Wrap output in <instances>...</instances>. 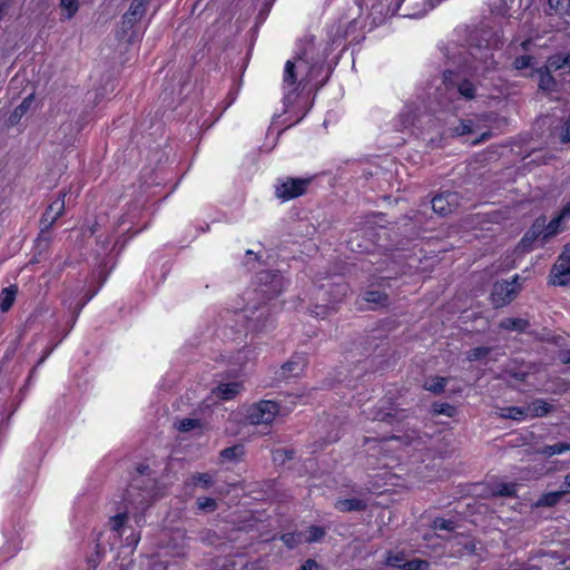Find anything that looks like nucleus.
Here are the masks:
<instances>
[{"label":"nucleus","mask_w":570,"mask_h":570,"mask_svg":"<svg viewBox=\"0 0 570 570\" xmlns=\"http://www.w3.org/2000/svg\"><path fill=\"white\" fill-rule=\"evenodd\" d=\"M449 381L448 377L434 375L425 381L424 387L428 392H442L448 386Z\"/></svg>","instance_id":"22"},{"label":"nucleus","mask_w":570,"mask_h":570,"mask_svg":"<svg viewBox=\"0 0 570 570\" xmlns=\"http://www.w3.org/2000/svg\"><path fill=\"white\" fill-rule=\"evenodd\" d=\"M399 415V411L387 401H383V405L373 414V420L390 421Z\"/></svg>","instance_id":"19"},{"label":"nucleus","mask_w":570,"mask_h":570,"mask_svg":"<svg viewBox=\"0 0 570 570\" xmlns=\"http://www.w3.org/2000/svg\"><path fill=\"white\" fill-rule=\"evenodd\" d=\"M532 58L530 56H522L515 59L514 67L515 69L522 70L528 67H532Z\"/></svg>","instance_id":"43"},{"label":"nucleus","mask_w":570,"mask_h":570,"mask_svg":"<svg viewBox=\"0 0 570 570\" xmlns=\"http://www.w3.org/2000/svg\"><path fill=\"white\" fill-rule=\"evenodd\" d=\"M18 294V287L16 285H10L8 287H4L0 293V309L2 312H8L17 297Z\"/></svg>","instance_id":"16"},{"label":"nucleus","mask_w":570,"mask_h":570,"mask_svg":"<svg viewBox=\"0 0 570 570\" xmlns=\"http://www.w3.org/2000/svg\"><path fill=\"white\" fill-rule=\"evenodd\" d=\"M538 73H539V87L543 90H549L553 85V79L549 73V69L540 68L538 70Z\"/></svg>","instance_id":"31"},{"label":"nucleus","mask_w":570,"mask_h":570,"mask_svg":"<svg viewBox=\"0 0 570 570\" xmlns=\"http://www.w3.org/2000/svg\"><path fill=\"white\" fill-rule=\"evenodd\" d=\"M197 505L199 510L213 511L216 509V501L212 498H199L197 500Z\"/></svg>","instance_id":"41"},{"label":"nucleus","mask_w":570,"mask_h":570,"mask_svg":"<svg viewBox=\"0 0 570 570\" xmlns=\"http://www.w3.org/2000/svg\"><path fill=\"white\" fill-rule=\"evenodd\" d=\"M285 286L284 277L274 272L265 271L257 275L255 287L247 289L243 295L245 306L242 308L244 317L252 323V330L263 331L266 322L273 314L268 304Z\"/></svg>","instance_id":"2"},{"label":"nucleus","mask_w":570,"mask_h":570,"mask_svg":"<svg viewBox=\"0 0 570 570\" xmlns=\"http://www.w3.org/2000/svg\"><path fill=\"white\" fill-rule=\"evenodd\" d=\"M433 528L435 530H451L453 528V522L450 520L439 518L434 520Z\"/></svg>","instance_id":"44"},{"label":"nucleus","mask_w":570,"mask_h":570,"mask_svg":"<svg viewBox=\"0 0 570 570\" xmlns=\"http://www.w3.org/2000/svg\"><path fill=\"white\" fill-rule=\"evenodd\" d=\"M308 185L306 178H281L275 185V195L282 202H288L305 194Z\"/></svg>","instance_id":"7"},{"label":"nucleus","mask_w":570,"mask_h":570,"mask_svg":"<svg viewBox=\"0 0 570 570\" xmlns=\"http://www.w3.org/2000/svg\"><path fill=\"white\" fill-rule=\"evenodd\" d=\"M140 541V533L136 531H131L129 535L126 537L125 542L127 547H136Z\"/></svg>","instance_id":"47"},{"label":"nucleus","mask_w":570,"mask_h":570,"mask_svg":"<svg viewBox=\"0 0 570 570\" xmlns=\"http://www.w3.org/2000/svg\"><path fill=\"white\" fill-rule=\"evenodd\" d=\"M322 69L323 58L316 57L313 42H307L293 59L286 61L282 85L285 111L296 102L299 94L317 79Z\"/></svg>","instance_id":"1"},{"label":"nucleus","mask_w":570,"mask_h":570,"mask_svg":"<svg viewBox=\"0 0 570 570\" xmlns=\"http://www.w3.org/2000/svg\"><path fill=\"white\" fill-rule=\"evenodd\" d=\"M425 13H426V11H424V12H422V13H420V14H416V13H412V14H410V13H409L407 16H410V17H422V16H424Z\"/></svg>","instance_id":"56"},{"label":"nucleus","mask_w":570,"mask_h":570,"mask_svg":"<svg viewBox=\"0 0 570 570\" xmlns=\"http://www.w3.org/2000/svg\"><path fill=\"white\" fill-rule=\"evenodd\" d=\"M132 490H128V498L126 499V512L117 513L109 520L110 529L116 537L121 538L126 534L128 527V512L130 509L145 510L149 505V497L139 494L138 499L134 498Z\"/></svg>","instance_id":"4"},{"label":"nucleus","mask_w":570,"mask_h":570,"mask_svg":"<svg viewBox=\"0 0 570 570\" xmlns=\"http://www.w3.org/2000/svg\"><path fill=\"white\" fill-rule=\"evenodd\" d=\"M519 289L518 277H514L510 282H497L491 294L493 305L501 307L509 304L517 296Z\"/></svg>","instance_id":"9"},{"label":"nucleus","mask_w":570,"mask_h":570,"mask_svg":"<svg viewBox=\"0 0 570 570\" xmlns=\"http://www.w3.org/2000/svg\"><path fill=\"white\" fill-rule=\"evenodd\" d=\"M334 305L327 306V305H315V307L311 311L312 314H314L316 317H325L330 314V311L334 309Z\"/></svg>","instance_id":"42"},{"label":"nucleus","mask_w":570,"mask_h":570,"mask_svg":"<svg viewBox=\"0 0 570 570\" xmlns=\"http://www.w3.org/2000/svg\"><path fill=\"white\" fill-rule=\"evenodd\" d=\"M132 560L130 558H122L110 564L109 570H132Z\"/></svg>","instance_id":"40"},{"label":"nucleus","mask_w":570,"mask_h":570,"mask_svg":"<svg viewBox=\"0 0 570 570\" xmlns=\"http://www.w3.org/2000/svg\"><path fill=\"white\" fill-rule=\"evenodd\" d=\"M291 409L282 407L277 402L264 400L252 404L246 411L250 424H271L277 416L286 415Z\"/></svg>","instance_id":"3"},{"label":"nucleus","mask_w":570,"mask_h":570,"mask_svg":"<svg viewBox=\"0 0 570 570\" xmlns=\"http://www.w3.org/2000/svg\"><path fill=\"white\" fill-rule=\"evenodd\" d=\"M243 454H244V448L242 445L230 446V448L224 449L220 452V456L224 460H228V461L237 460Z\"/></svg>","instance_id":"30"},{"label":"nucleus","mask_w":570,"mask_h":570,"mask_svg":"<svg viewBox=\"0 0 570 570\" xmlns=\"http://www.w3.org/2000/svg\"><path fill=\"white\" fill-rule=\"evenodd\" d=\"M142 1L147 3L148 0H142Z\"/></svg>","instance_id":"61"},{"label":"nucleus","mask_w":570,"mask_h":570,"mask_svg":"<svg viewBox=\"0 0 570 570\" xmlns=\"http://www.w3.org/2000/svg\"><path fill=\"white\" fill-rule=\"evenodd\" d=\"M560 140L562 142L570 141V115L567 118V120L564 121L563 126L561 127Z\"/></svg>","instance_id":"45"},{"label":"nucleus","mask_w":570,"mask_h":570,"mask_svg":"<svg viewBox=\"0 0 570 570\" xmlns=\"http://www.w3.org/2000/svg\"><path fill=\"white\" fill-rule=\"evenodd\" d=\"M238 385L236 383H223V382H219L218 386L213 389L212 392H222V393H225V392H236V387Z\"/></svg>","instance_id":"46"},{"label":"nucleus","mask_w":570,"mask_h":570,"mask_svg":"<svg viewBox=\"0 0 570 570\" xmlns=\"http://www.w3.org/2000/svg\"><path fill=\"white\" fill-rule=\"evenodd\" d=\"M550 9L557 13L568 12L570 0H548Z\"/></svg>","instance_id":"37"},{"label":"nucleus","mask_w":570,"mask_h":570,"mask_svg":"<svg viewBox=\"0 0 570 570\" xmlns=\"http://www.w3.org/2000/svg\"><path fill=\"white\" fill-rule=\"evenodd\" d=\"M33 102V96L29 95L26 97L22 102L14 109L12 115L10 116V122L16 124L19 119L27 112V110L31 107Z\"/></svg>","instance_id":"26"},{"label":"nucleus","mask_w":570,"mask_h":570,"mask_svg":"<svg viewBox=\"0 0 570 570\" xmlns=\"http://www.w3.org/2000/svg\"><path fill=\"white\" fill-rule=\"evenodd\" d=\"M403 444L401 438L391 436L390 439L383 440L377 446L379 452L387 454L391 451L397 450Z\"/></svg>","instance_id":"28"},{"label":"nucleus","mask_w":570,"mask_h":570,"mask_svg":"<svg viewBox=\"0 0 570 570\" xmlns=\"http://www.w3.org/2000/svg\"><path fill=\"white\" fill-rule=\"evenodd\" d=\"M514 375H515L517 377H519V379H524V377H525V373H520V374H517V373H515Z\"/></svg>","instance_id":"58"},{"label":"nucleus","mask_w":570,"mask_h":570,"mask_svg":"<svg viewBox=\"0 0 570 570\" xmlns=\"http://www.w3.org/2000/svg\"><path fill=\"white\" fill-rule=\"evenodd\" d=\"M491 352L492 351L488 347H482V346L474 347L468 352L466 360L469 362L480 361V362H483L484 364H488L489 360H490Z\"/></svg>","instance_id":"23"},{"label":"nucleus","mask_w":570,"mask_h":570,"mask_svg":"<svg viewBox=\"0 0 570 570\" xmlns=\"http://www.w3.org/2000/svg\"><path fill=\"white\" fill-rule=\"evenodd\" d=\"M223 400H230L233 394H223Z\"/></svg>","instance_id":"59"},{"label":"nucleus","mask_w":570,"mask_h":570,"mask_svg":"<svg viewBox=\"0 0 570 570\" xmlns=\"http://www.w3.org/2000/svg\"><path fill=\"white\" fill-rule=\"evenodd\" d=\"M61 18L63 20L72 19L79 10V0H60Z\"/></svg>","instance_id":"21"},{"label":"nucleus","mask_w":570,"mask_h":570,"mask_svg":"<svg viewBox=\"0 0 570 570\" xmlns=\"http://www.w3.org/2000/svg\"><path fill=\"white\" fill-rule=\"evenodd\" d=\"M386 566L395 567L401 570H425L429 563L421 559L407 560L406 554L403 551L389 552L385 561Z\"/></svg>","instance_id":"12"},{"label":"nucleus","mask_w":570,"mask_h":570,"mask_svg":"<svg viewBox=\"0 0 570 570\" xmlns=\"http://www.w3.org/2000/svg\"><path fill=\"white\" fill-rule=\"evenodd\" d=\"M442 0H429L430 2V9L434 8L435 6H438Z\"/></svg>","instance_id":"54"},{"label":"nucleus","mask_w":570,"mask_h":570,"mask_svg":"<svg viewBox=\"0 0 570 570\" xmlns=\"http://www.w3.org/2000/svg\"><path fill=\"white\" fill-rule=\"evenodd\" d=\"M515 492V483H498L492 489V494L498 497H512Z\"/></svg>","instance_id":"27"},{"label":"nucleus","mask_w":570,"mask_h":570,"mask_svg":"<svg viewBox=\"0 0 570 570\" xmlns=\"http://www.w3.org/2000/svg\"><path fill=\"white\" fill-rule=\"evenodd\" d=\"M317 563L314 560H307L298 570H315Z\"/></svg>","instance_id":"50"},{"label":"nucleus","mask_w":570,"mask_h":570,"mask_svg":"<svg viewBox=\"0 0 570 570\" xmlns=\"http://www.w3.org/2000/svg\"><path fill=\"white\" fill-rule=\"evenodd\" d=\"M325 534V531L323 528L321 527H316V525H313V527H309L305 532H299L298 533V542H307V543H311V542H316V541H320Z\"/></svg>","instance_id":"20"},{"label":"nucleus","mask_w":570,"mask_h":570,"mask_svg":"<svg viewBox=\"0 0 570 570\" xmlns=\"http://www.w3.org/2000/svg\"><path fill=\"white\" fill-rule=\"evenodd\" d=\"M530 46H531V41L527 40V41H522L521 42V47L524 49V50H529L530 49Z\"/></svg>","instance_id":"53"},{"label":"nucleus","mask_w":570,"mask_h":570,"mask_svg":"<svg viewBox=\"0 0 570 570\" xmlns=\"http://www.w3.org/2000/svg\"><path fill=\"white\" fill-rule=\"evenodd\" d=\"M365 301L374 304H384L387 301V297L381 292L370 291L365 293Z\"/></svg>","instance_id":"38"},{"label":"nucleus","mask_w":570,"mask_h":570,"mask_svg":"<svg viewBox=\"0 0 570 570\" xmlns=\"http://www.w3.org/2000/svg\"><path fill=\"white\" fill-rule=\"evenodd\" d=\"M356 247H357V249H358V250L367 249V247H366V246H365V247H363L361 244H357V245H356Z\"/></svg>","instance_id":"57"},{"label":"nucleus","mask_w":570,"mask_h":570,"mask_svg":"<svg viewBox=\"0 0 570 570\" xmlns=\"http://www.w3.org/2000/svg\"><path fill=\"white\" fill-rule=\"evenodd\" d=\"M282 539H283L284 543L286 546H288L289 548H293L295 544L299 543L298 542V539H299L298 533L297 534H295V533H287V534H284L282 537Z\"/></svg>","instance_id":"48"},{"label":"nucleus","mask_w":570,"mask_h":570,"mask_svg":"<svg viewBox=\"0 0 570 570\" xmlns=\"http://www.w3.org/2000/svg\"><path fill=\"white\" fill-rule=\"evenodd\" d=\"M551 409V405L542 400L534 401L528 406H509L499 409V415L504 419H512L515 421L524 420L525 417H539L546 415Z\"/></svg>","instance_id":"5"},{"label":"nucleus","mask_w":570,"mask_h":570,"mask_svg":"<svg viewBox=\"0 0 570 570\" xmlns=\"http://www.w3.org/2000/svg\"><path fill=\"white\" fill-rule=\"evenodd\" d=\"M449 92L451 96H459L465 100H471L474 98L475 88L473 83L469 80H462L458 83H451L449 86Z\"/></svg>","instance_id":"14"},{"label":"nucleus","mask_w":570,"mask_h":570,"mask_svg":"<svg viewBox=\"0 0 570 570\" xmlns=\"http://www.w3.org/2000/svg\"><path fill=\"white\" fill-rule=\"evenodd\" d=\"M553 285H566L570 282V247H566L551 271Z\"/></svg>","instance_id":"11"},{"label":"nucleus","mask_w":570,"mask_h":570,"mask_svg":"<svg viewBox=\"0 0 570 570\" xmlns=\"http://www.w3.org/2000/svg\"><path fill=\"white\" fill-rule=\"evenodd\" d=\"M198 426H199V421L196 419H184V420H180L177 424V429L181 432H188Z\"/></svg>","instance_id":"39"},{"label":"nucleus","mask_w":570,"mask_h":570,"mask_svg":"<svg viewBox=\"0 0 570 570\" xmlns=\"http://www.w3.org/2000/svg\"><path fill=\"white\" fill-rule=\"evenodd\" d=\"M472 56L475 58V59H480V60H484L483 63L485 65L484 66V70L485 69H489V66H488V59H489V55H488V50L483 51L481 48H476L473 52H472ZM481 67L480 66H473L472 67V70L474 73H479L481 71Z\"/></svg>","instance_id":"35"},{"label":"nucleus","mask_w":570,"mask_h":570,"mask_svg":"<svg viewBox=\"0 0 570 570\" xmlns=\"http://www.w3.org/2000/svg\"><path fill=\"white\" fill-rule=\"evenodd\" d=\"M569 216H570V204H568L562 209L560 215L558 217H556L553 220H551L547 226H546L544 219H537L535 223L533 224L531 230L525 235L523 242H527L530 238V236L534 240V239L539 238L540 236L542 237V239H546L548 237H551V236L558 234L561 229L560 228L561 223L564 222Z\"/></svg>","instance_id":"6"},{"label":"nucleus","mask_w":570,"mask_h":570,"mask_svg":"<svg viewBox=\"0 0 570 570\" xmlns=\"http://www.w3.org/2000/svg\"><path fill=\"white\" fill-rule=\"evenodd\" d=\"M351 247H352V249H356L354 246V240L351 242Z\"/></svg>","instance_id":"60"},{"label":"nucleus","mask_w":570,"mask_h":570,"mask_svg":"<svg viewBox=\"0 0 570 570\" xmlns=\"http://www.w3.org/2000/svg\"><path fill=\"white\" fill-rule=\"evenodd\" d=\"M404 0H357L361 8H366L373 14L393 16L396 14Z\"/></svg>","instance_id":"10"},{"label":"nucleus","mask_w":570,"mask_h":570,"mask_svg":"<svg viewBox=\"0 0 570 570\" xmlns=\"http://www.w3.org/2000/svg\"><path fill=\"white\" fill-rule=\"evenodd\" d=\"M476 132L470 121H461L459 127L451 129L452 136H465Z\"/></svg>","instance_id":"36"},{"label":"nucleus","mask_w":570,"mask_h":570,"mask_svg":"<svg viewBox=\"0 0 570 570\" xmlns=\"http://www.w3.org/2000/svg\"><path fill=\"white\" fill-rule=\"evenodd\" d=\"M505 330L522 331L527 327V322L520 318H508L501 323Z\"/></svg>","instance_id":"33"},{"label":"nucleus","mask_w":570,"mask_h":570,"mask_svg":"<svg viewBox=\"0 0 570 570\" xmlns=\"http://www.w3.org/2000/svg\"><path fill=\"white\" fill-rule=\"evenodd\" d=\"M561 361L563 363L570 364V351L562 352L561 354Z\"/></svg>","instance_id":"52"},{"label":"nucleus","mask_w":570,"mask_h":570,"mask_svg":"<svg viewBox=\"0 0 570 570\" xmlns=\"http://www.w3.org/2000/svg\"><path fill=\"white\" fill-rule=\"evenodd\" d=\"M308 364L305 353H295L275 372L274 380L277 383L287 382L291 379L299 377Z\"/></svg>","instance_id":"8"},{"label":"nucleus","mask_w":570,"mask_h":570,"mask_svg":"<svg viewBox=\"0 0 570 570\" xmlns=\"http://www.w3.org/2000/svg\"><path fill=\"white\" fill-rule=\"evenodd\" d=\"M366 507L365 502L360 499H344L335 503V508L342 512L360 511Z\"/></svg>","instance_id":"17"},{"label":"nucleus","mask_w":570,"mask_h":570,"mask_svg":"<svg viewBox=\"0 0 570 570\" xmlns=\"http://www.w3.org/2000/svg\"><path fill=\"white\" fill-rule=\"evenodd\" d=\"M431 204L435 213L446 215L459 206V195L456 193L445 191L436 195Z\"/></svg>","instance_id":"13"},{"label":"nucleus","mask_w":570,"mask_h":570,"mask_svg":"<svg viewBox=\"0 0 570 570\" xmlns=\"http://www.w3.org/2000/svg\"><path fill=\"white\" fill-rule=\"evenodd\" d=\"M188 483L208 489L213 484V476L209 473H196L190 476Z\"/></svg>","instance_id":"29"},{"label":"nucleus","mask_w":570,"mask_h":570,"mask_svg":"<svg viewBox=\"0 0 570 570\" xmlns=\"http://www.w3.org/2000/svg\"><path fill=\"white\" fill-rule=\"evenodd\" d=\"M65 196L66 195L58 197L49 205L48 209L43 214V224H48L49 226L61 216L65 209Z\"/></svg>","instance_id":"15"},{"label":"nucleus","mask_w":570,"mask_h":570,"mask_svg":"<svg viewBox=\"0 0 570 570\" xmlns=\"http://www.w3.org/2000/svg\"><path fill=\"white\" fill-rule=\"evenodd\" d=\"M564 484L570 487V472L564 476Z\"/></svg>","instance_id":"55"},{"label":"nucleus","mask_w":570,"mask_h":570,"mask_svg":"<svg viewBox=\"0 0 570 570\" xmlns=\"http://www.w3.org/2000/svg\"><path fill=\"white\" fill-rule=\"evenodd\" d=\"M100 561H101V553L99 550H97L96 557L88 559V570H95Z\"/></svg>","instance_id":"49"},{"label":"nucleus","mask_w":570,"mask_h":570,"mask_svg":"<svg viewBox=\"0 0 570 570\" xmlns=\"http://www.w3.org/2000/svg\"><path fill=\"white\" fill-rule=\"evenodd\" d=\"M567 65H570V56L561 57V56H554L549 58L548 66H546L547 69H560Z\"/></svg>","instance_id":"32"},{"label":"nucleus","mask_w":570,"mask_h":570,"mask_svg":"<svg viewBox=\"0 0 570 570\" xmlns=\"http://www.w3.org/2000/svg\"><path fill=\"white\" fill-rule=\"evenodd\" d=\"M489 136H490V134H489L488 131H482V132L480 134V138L472 139V140H471V142H472V144H478V142H480V141L485 140Z\"/></svg>","instance_id":"51"},{"label":"nucleus","mask_w":570,"mask_h":570,"mask_svg":"<svg viewBox=\"0 0 570 570\" xmlns=\"http://www.w3.org/2000/svg\"><path fill=\"white\" fill-rule=\"evenodd\" d=\"M570 451V443L560 442L552 445H546L541 448L538 452L544 456H552L557 454H562Z\"/></svg>","instance_id":"24"},{"label":"nucleus","mask_w":570,"mask_h":570,"mask_svg":"<svg viewBox=\"0 0 570 570\" xmlns=\"http://www.w3.org/2000/svg\"><path fill=\"white\" fill-rule=\"evenodd\" d=\"M146 2L142 0H134L130 4L128 12L125 16L126 21L129 23L136 22L145 13Z\"/></svg>","instance_id":"18"},{"label":"nucleus","mask_w":570,"mask_h":570,"mask_svg":"<svg viewBox=\"0 0 570 570\" xmlns=\"http://www.w3.org/2000/svg\"><path fill=\"white\" fill-rule=\"evenodd\" d=\"M433 411L435 414H443L449 417H452L456 414V409L453 405L448 403H436L433 406Z\"/></svg>","instance_id":"34"},{"label":"nucleus","mask_w":570,"mask_h":570,"mask_svg":"<svg viewBox=\"0 0 570 570\" xmlns=\"http://www.w3.org/2000/svg\"><path fill=\"white\" fill-rule=\"evenodd\" d=\"M563 491L548 492L541 495V498L537 501V507H553L556 505L561 498L563 497Z\"/></svg>","instance_id":"25"}]
</instances>
